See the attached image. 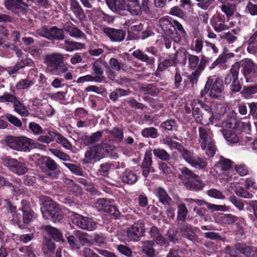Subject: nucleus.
I'll return each mask as SVG.
<instances>
[{
	"label": "nucleus",
	"instance_id": "1",
	"mask_svg": "<svg viewBox=\"0 0 257 257\" xmlns=\"http://www.w3.org/2000/svg\"><path fill=\"white\" fill-rule=\"evenodd\" d=\"M114 149V146L107 142L102 141L100 144L88 148L83 160L84 164L95 163L104 158Z\"/></svg>",
	"mask_w": 257,
	"mask_h": 257
},
{
	"label": "nucleus",
	"instance_id": "2",
	"mask_svg": "<svg viewBox=\"0 0 257 257\" xmlns=\"http://www.w3.org/2000/svg\"><path fill=\"white\" fill-rule=\"evenodd\" d=\"M39 200L43 204L42 212L46 218H50L53 222L59 221L62 219L63 213L58 204L49 197L44 195L40 196Z\"/></svg>",
	"mask_w": 257,
	"mask_h": 257
},
{
	"label": "nucleus",
	"instance_id": "3",
	"mask_svg": "<svg viewBox=\"0 0 257 257\" xmlns=\"http://www.w3.org/2000/svg\"><path fill=\"white\" fill-rule=\"evenodd\" d=\"M179 178L183 185L188 190L198 191L204 187V184L198 175L187 168H182Z\"/></svg>",
	"mask_w": 257,
	"mask_h": 257
},
{
	"label": "nucleus",
	"instance_id": "4",
	"mask_svg": "<svg viewBox=\"0 0 257 257\" xmlns=\"http://www.w3.org/2000/svg\"><path fill=\"white\" fill-rule=\"evenodd\" d=\"M10 209L12 213V220L20 226V224L23 221L25 224H28L32 220L33 212L31 210L29 203L25 200L21 202V206L19 209L15 211V207L10 205Z\"/></svg>",
	"mask_w": 257,
	"mask_h": 257
},
{
	"label": "nucleus",
	"instance_id": "5",
	"mask_svg": "<svg viewBox=\"0 0 257 257\" xmlns=\"http://www.w3.org/2000/svg\"><path fill=\"white\" fill-rule=\"evenodd\" d=\"M45 60L47 69L53 74L60 75L68 69L63 63V56L60 53L47 55L45 57Z\"/></svg>",
	"mask_w": 257,
	"mask_h": 257
},
{
	"label": "nucleus",
	"instance_id": "6",
	"mask_svg": "<svg viewBox=\"0 0 257 257\" xmlns=\"http://www.w3.org/2000/svg\"><path fill=\"white\" fill-rule=\"evenodd\" d=\"M199 142L202 149L209 158L214 156L216 147L213 139V134L210 130H199Z\"/></svg>",
	"mask_w": 257,
	"mask_h": 257
},
{
	"label": "nucleus",
	"instance_id": "7",
	"mask_svg": "<svg viewBox=\"0 0 257 257\" xmlns=\"http://www.w3.org/2000/svg\"><path fill=\"white\" fill-rule=\"evenodd\" d=\"M224 89L222 80L216 76H210L208 78L203 91L201 92V95L208 93L212 98H218L222 95Z\"/></svg>",
	"mask_w": 257,
	"mask_h": 257
},
{
	"label": "nucleus",
	"instance_id": "8",
	"mask_svg": "<svg viewBox=\"0 0 257 257\" xmlns=\"http://www.w3.org/2000/svg\"><path fill=\"white\" fill-rule=\"evenodd\" d=\"M32 131L35 135L39 136L37 140L41 143L49 144L55 140L57 143L62 144L66 149H69L71 147L66 139L53 131H49L47 134L44 135L42 130H32Z\"/></svg>",
	"mask_w": 257,
	"mask_h": 257
},
{
	"label": "nucleus",
	"instance_id": "9",
	"mask_svg": "<svg viewBox=\"0 0 257 257\" xmlns=\"http://www.w3.org/2000/svg\"><path fill=\"white\" fill-rule=\"evenodd\" d=\"M34 142L25 137L14 138L8 141L9 146L12 149L26 152L30 151Z\"/></svg>",
	"mask_w": 257,
	"mask_h": 257
},
{
	"label": "nucleus",
	"instance_id": "10",
	"mask_svg": "<svg viewBox=\"0 0 257 257\" xmlns=\"http://www.w3.org/2000/svg\"><path fill=\"white\" fill-rule=\"evenodd\" d=\"M3 164L12 172L19 175H23L28 171L25 164L15 159L6 157L3 159Z\"/></svg>",
	"mask_w": 257,
	"mask_h": 257
},
{
	"label": "nucleus",
	"instance_id": "11",
	"mask_svg": "<svg viewBox=\"0 0 257 257\" xmlns=\"http://www.w3.org/2000/svg\"><path fill=\"white\" fill-rule=\"evenodd\" d=\"M242 73L246 82H252L257 78V65L250 59H245L242 62Z\"/></svg>",
	"mask_w": 257,
	"mask_h": 257
},
{
	"label": "nucleus",
	"instance_id": "12",
	"mask_svg": "<svg viewBox=\"0 0 257 257\" xmlns=\"http://www.w3.org/2000/svg\"><path fill=\"white\" fill-rule=\"evenodd\" d=\"M72 222L80 228L89 231L94 230L97 227L96 222L92 218L79 214L74 215Z\"/></svg>",
	"mask_w": 257,
	"mask_h": 257
},
{
	"label": "nucleus",
	"instance_id": "13",
	"mask_svg": "<svg viewBox=\"0 0 257 257\" xmlns=\"http://www.w3.org/2000/svg\"><path fill=\"white\" fill-rule=\"evenodd\" d=\"M111 202L106 199L99 198L97 200L95 205L99 211H103L117 217L119 214V211L114 206L110 204Z\"/></svg>",
	"mask_w": 257,
	"mask_h": 257
},
{
	"label": "nucleus",
	"instance_id": "14",
	"mask_svg": "<svg viewBox=\"0 0 257 257\" xmlns=\"http://www.w3.org/2000/svg\"><path fill=\"white\" fill-rule=\"evenodd\" d=\"M118 14L125 15L127 12H130L133 16H138L142 13V8L139 1L132 4L116 5V10Z\"/></svg>",
	"mask_w": 257,
	"mask_h": 257
},
{
	"label": "nucleus",
	"instance_id": "15",
	"mask_svg": "<svg viewBox=\"0 0 257 257\" xmlns=\"http://www.w3.org/2000/svg\"><path fill=\"white\" fill-rule=\"evenodd\" d=\"M144 224L142 221H138L127 229V236L130 240L137 241L144 235Z\"/></svg>",
	"mask_w": 257,
	"mask_h": 257
},
{
	"label": "nucleus",
	"instance_id": "16",
	"mask_svg": "<svg viewBox=\"0 0 257 257\" xmlns=\"http://www.w3.org/2000/svg\"><path fill=\"white\" fill-rule=\"evenodd\" d=\"M202 106V103L199 101L194 102L192 103V115L196 121L203 125H207V120L205 113H201L200 108Z\"/></svg>",
	"mask_w": 257,
	"mask_h": 257
},
{
	"label": "nucleus",
	"instance_id": "17",
	"mask_svg": "<svg viewBox=\"0 0 257 257\" xmlns=\"http://www.w3.org/2000/svg\"><path fill=\"white\" fill-rule=\"evenodd\" d=\"M211 24L215 31L217 32H220L228 28L225 24L224 17L219 14L215 15L213 17Z\"/></svg>",
	"mask_w": 257,
	"mask_h": 257
},
{
	"label": "nucleus",
	"instance_id": "18",
	"mask_svg": "<svg viewBox=\"0 0 257 257\" xmlns=\"http://www.w3.org/2000/svg\"><path fill=\"white\" fill-rule=\"evenodd\" d=\"M235 250L243 254L245 257H253L254 254V247L246 243L237 242L234 244Z\"/></svg>",
	"mask_w": 257,
	"mask_h": 257
},
{
	"label": "nucleus",
	"instance_id": "19",
	"mask_svg": "<svg viewBox=\"0 0 257 257\" xmlns=\"http://www.w3.org/2000/svg\"><path fill=\"white\" fill-rule=\"evenodd\" d=\"M104 32L111 41L115 42L122 41L125 36V33L122 30L112 28L105 29Z\"/></svg>",
	"mask_w": 257,
	"mask_h": 257
},
{
	"label": "nucleus",
	"instance_id": "20",
	"mask_svg": "<svg viewBox=\"0 0 257 257\" xmlns=\"http://www.w3.org/2000/svg\"><path fill=\"white\" fill-rule=\"evenodd\" d=\"M152 164V153L151 151L149 150L146 152L145 157L142 164L143 174L145 177H147L151 171Z\"/></svg>",
	"mask_w": 257,
	"mask_h": 257
},
{
	"label": "nucleus",
	"instance_id": "21",
	"mask_svg": "<svg viewBox=\"0 0 257 257\" xmlns=\"http://www.w3.org/2000/svg\"><path fill=\"white\" fill-rule=\"evenodd\" d=\"M212 113L213 114V118L215 116L217 118L218 116H220L224 114L229 109L227 104L224 102L220 103H213L212 104Z\"/></svg>",
	"mask_w": 257,
	"mask_h": 257
},
{
	"label": "nucleus",
	"instance_id": "22",
	"mask_svg": "<svg viewBox=\"0 0 257 257\" xmlns=\"http://www.w3.org/2000/svg\"><path fill=\"white\" fill-rule=\"evenodd\" d=\"M70 10L74 15L80 20H82L85 18V14L77 0H71L70 3Z\"/></svg>",
	"mask_w": 257,
	"mask_h": 257
},
{
	"label": "nucleus",
	"instance_id": "23",
	"mask_svg": "<svg viewBox=\"0 0 257 257\" xmlns=\"http://www.w3.org/2000/svg\"><path fill=\"white\" fill-rule=\"evenodd\" d=\"M156 195L159 201L165 206L169 205L171 200L166 191L162 187H159L157 188Z\"/></svg>",
	"mask_w": 257,
	"mask_h": 257
},
{
	"label": "nucleus",
	"instance_id": "24",
	"mask_svg": "<svg viewBox=\"0 0 257 257\" xmlns=\"http://www.w3.org/2000/svg\"><path fill=\"white\" fill-rule=\"evenodd\" d=\"M240 68L239 62L235 63L230 69V73L226 76L225 82L226 84H230L232 79H238V71Z\"/></svg>",
	"mask_w": 257,
	"mask_h": 257
},
{
	"label": "nucleus",
	"instance_id": "25",
	"mask_svg": "<svg viewBox=\"0 0 257 257\" xmlns=\"http://www.w3.org/2000/svg\"><path fill=\"white\" fill-rule=\"evenodd\" d=\"M138 180L137 175L133 171L126 169L123 173L122 175V181L123 182L133 184Z\"/></svg>",
	"mask_w": 257,
	"mask_h": 257
},
{
	"label": "nucleus",
	"instance_id": "26",
	"mask_svg": "<svg viewBox=\"0 0 257 257\" xmlns=\"http://www.w3.org/2000/svg\"><path fill=\"white\" fill-rule=\"evenodd\" d=\"M160 26L162 31L165 33L170 34L173 27V21L171 22V19L169 17L161 18L159 20Z\"/></svg>",
	"mask_w": 257,
	"mask_h": 257
},
{
	"label": "nucleus",
	"instance_id": "27",
	"mask_svg": "<svg viewBox=\"0 0 257 257\" xmlns=\"http://www.w3.org/2000/svg\"><path fill=\"white\" fill-rule=\"evenodd\" d=\"M42 229L45 231L48 234L55 240L59 241L61 240L62 235L61 233L56 228L51 225H45L42 226Z\"/></svg>",
	"mask_w": 257,
	"mask_h": 257
},
{
	"label": "nucleus",
	"instance_id": "28",
	"mask_svg": "<svg viewBox=\"0 0 257 257\" xmlns=\"http://www.w3.org/2000/svg\"><path fill=\"white\" fill-rule=\"evenodd\" d=\"M172 55L173 59H174L176 65L178 63L182 64H186V59L188 58V53L185 49H179L174 54Z\"/></svg>",
	"mask_w": 257,
	"mask_h": 257
},
{
	"label": "nucleus",
	"instance_id": "29",
	"mask_svg": "<svg viewBox=\"0 0 257 257\" xmlns=\"http://www.w3.org/2000/svg\"><path fill=\"white\" fill-rule=\"evenodd\" d=\"M85 45L83 43L76 42L73 41L65 40L64 48L68 52L83 49Z\"/></svg>",
	"mask_w": 257,
	"mask_h": 257
},
{
	"label": "nucleus",
	"instance_id": "30",
	"mask_svg": "<svg viewBox=\"0 0 257 257\" xmlns=\"http://www.w3.org/2000/svg\"><path fill=\"white\" fill-rule=\"evenodd\" d=\"M15 111L22 116H27L29 114L28 108L18 99L14 104Z\"/></svg>",
	"mask_w": 257,
	"mask_h": 257
},
{
	"label": "nucleus",
	"instance_id": "31",
	"mask_svg": "<svg viewBox=\"0 0 257 257\" xmlns=\"http://www.w3.org/2000/svg\"><path fill=\"white\" fill-rule=\"evenodd\" d=\"M66 31L72 37L75 38H85V34L83 33V32L74 26L67 27L66 28Z\"/></svg>",
	"mask_w": 257,
	"mask_h": 257
},
{
	"label": "nucleus",
	"instance_id": "32",
	"mask_svg": "<svg viewBox=\"0 0 257 257\" xmlns=\"http://www.w3.org/2000/svg\"><path fill=\"white\" fill-rule=\"evenodd\" d=\"M153 241H145L143 242V251L148 256L153 257L155 255V250L153 248Z\"/></svg>",
	"mask_w": 257,
	"mask_h": 257
},
{
	"label": "nucleus",
	"instance_id": "33",
	"mask_svg": "<svg viewBox=\"0 0 257 257\" xmlns=\"http://www.w3.org/2000/svg\"><path fill=\"white\" fill-rule=\"evenodd\" d=\"M190 165L196 169L203 170L206 167L207 162L205 159L199 158L195 155Z\"/></svg>",
	"mask_w": 257,
	"mask_h": 257
},
{
	"label": "nucleus",
	"instance_id": "34",
	"mask_svg": "<svg viewBox=\"0 0 257 257\" xmlns=\"http://www.w3.org/2000/svg\"><path fill=\"white\" fill-rule=\"evenodd\" d=\"M188 213V209L184 203L180 204L177 207V220L184 221Z\"/></svg>",
	"mask_w": 257,
	"mask_h": 257
},
{
	"label": "nucleus",
	"instance_id": "35",
	"mask_svg": "<svg viewBox=\"0 0 257 257\" xmlns=\"http://www.w3.org/2000/svg\"><path fill=\"white\" fill-rule=\"evenodd\" d=\"M180 231L183 236L190 240H193L194 238L195 233L193 231L191 225L185 224L182 225Z\"/></svg>",
	"mask_w": 257,
	"mask_h": 257
},
{
	"label": "nucleus",
	"instance_id": "36",
	"mask_svg": "<svg viewBox=\"0 0 257 257\" xmlns=\"http://www.w3.org/2000/svg\"><path fill=\"white\" fill-rule=\"evenodd\" d=\"M102 137V132L97 131L91 136H85L84 141L86 145H91L97 142Z\"/></svg>",
	"mask_w": 257,
	"mask_h": 257
},
{
	"label": "nucleus",
	"instance_id": "37",
	"mask_svg": "<svg viewBox=\"0 0 257 257\" xmlns=\"http://www.w3.org/2000/svg\"><path fill=\"white\" fill-rule=\"evenodd\" d=\"M222 133L226 141L231 143H236L238 139L233 130H222Z\"/></svg>",
	"mask_w": 257,
	"mask_h": 257
},
{
	"label": "nucleus",
	"instance_id": "38",
	"mask_svg": "<svg viewBox=\"0 0 257 257\" xmlns=\"http://www.w3.org/2000/svg\"><path fill=\"white\" fill-rule=\"evenodd\" d=\"M133 55L136 58L141 60L142 61L152 64L154 62L153 58H149L146 54H144L140 50H136L133 53Z\"/></svg>",
	"mask_w": 257,
	"mask_h": 257
},
{
	"label": "nucleus",
	"instance_id": "39",
	"mask_svg": "<svg viewBox=\"0 0 257 257\" xmlns=\"http://www.w3.org/2000/svg\"><path fill=\"white\" fill-rule=\"evenodd\" d=\"M178 151L181 153V156L185 161L190 165L195 156L194 153L185 149L183 146Z\"/></svg>",
	"mask_w": 257,
	"mask_h": 257
},
{
	"label": "nucleus",
	"instance_id": "40",
	"mask_svg": "<svg viewBox=\"0 0 257 257\" xmlns=\"http://www.w3.org/2000/svg\"><path fill=\"white\" fill-rule=\"evenodd\" d=\"M55 248L54 242L51 239L46 238L43 242V250L44 253L48 254L53 252Z\"/></svg>",
	"mask_w": 257,
	"mask_h": 257
},
{
	"label": "nucleus",
	"instance_id": "41",
	"mask_svg": "<svg viewBox=\"0 0 257 257\" xmlns=\"http://www.w3.org/2000/svg\"><path fill=\"white\" fill-rule=\"evenodd\" d=\"M153 153L155 156L164 161H168L170 160L171 158L170 154L163 149H154L153 150Z\"/></svg>",
	"mask_w": 257,
	"mask_h": 257
},
{
	"label": "nucleus",
	"instance_id": "42",
	"mask_svg": "<svg viewBox=\"0 0 257 257\" xmlns=\"http://www.w3.org/2000/svg\"><path fill=\"white\" fill-rule=\"evenodd\" d=\"M232 163V162L231 160L221 157L217 163V166L220 168L221 170L227 171L230 168Z\"/></svg>",
	"mask_w": 257,
	"mask_h": 257
},
{
	"label": "nucleus",
	"instance_id": "43",
	"mask_svg": "<svg viewBox=\"0 0 257 257\" xmlns=\"http://www.w3.org/2000/svg\"><path fill=\"white\" fill-rule=\"evenodd\" d=\"M201 107L205 111L204 113L207 120V125L212 124L213 122V114L212 113V107L210 108L209 106L202 104Z\"/></svg>",
	"mask_w": 257,
	"mask_h": 257
},
{
	"label": "nucleus",
	"instance_id": "44",
	"mask_svg": "<svg viewBox=\"0 0 257 257\" xmlns=\"http://www.w3.org/2000/svg\"><path fill=\"white\" fill-rule=\"evenodd\" d=\"M51 40H63L64 39V32L62 29H58L55 27L50 29Z\"/></svg>",
	"mask_w": 257,
	"mask_h": 257
},
{
	"label": "nucleus",
	"instance_id": "45",
	"mask_svg": "<svg viewBox=\"0 0 257 257\" xmlns=\"http://www.w3.org/2000/svg\"><path fill=\"white\" fill-rule=\"evenodd\" d=\"M175 65H176L175 61L172 55H171L168 59L165 60L164 61L159 64L158 69L162 71L168 67Z\"/></svg>",
	"mask_w": 257,
	"mask_h": 257
},
{
	"label": "nucleus",
	"instance_id": "46",
	"mask_svg": "<svg viewBox=\"0 0 257 257\" xmlns=\"http://www.w3.org/2000/svg\"><path fill=\"white\" fill-rule=\"evenodd\" d=\"M35 83V81L28 79L27 78L22 79L16 84V88L18 89H25L32 86Z\"/></svg>",
	"mask_w": 257,
	"mask_h": 257
},
{
	"label": "nucleus",
	"instance_id": "47",
	"mask_svg": "<svg viewBox=\"0 0 257 257\" xmlns=\"http://www.w3.org/2000/svg\"><path fill=\"white\" fill-rule=\"evenodd\" d=\"M127 91L125 90L117 88L110 94V99L115 101L119 97L124 96L128 95Z\"/></svg>",
	"mask_w": 257,
	"mask_h": 257
},
{
	"label": "nucleus",
	"instance_id": "48",
	"mask_svg": "<svg viewBox=\"0 0 257 257\" xmlns=\"http://www.w3.org/2000/svg\"><path fill=\"white\" fill-rule=\"evenodd\" d=\"M169 36L170 38L174 43L176 44H184V43L186 42V38L183 39L182 35L179 34L177 32H172V30L170 31Z\"/></svg>",
	"mask_w": 257,
	"mask_h": 257
},
{
	"label": "nucleus",
	"instance_id": "49",
	"mask_svg": "<svg viewBox=\"0 0 257 257\" xmlns=\"http://www.w3.org/2000/svg\"><path fill=\"white\" fill-rule=\"evenodd\" d=\"M111 168V164L108 163H105L101 164L97 172L98 176L107 177L108 175L109 170Z\"/></svg>",
	"mask_w": 257,
	"mask_h": 257
},
{
	"label": "nucleus",
	"instance_id": "50",
	"mask_svg": "<svg viewBox=\"0 0 257 257\" xmlns=\"http://www.w3.org/2000/svg\"><path fill=\"white\" fill-rule=\"evenodd\" d=\"M221 9L227 17H229L233 15L235 10V7L233 4H223L221 6Z\"/></svg>",
	"mask_w": 257,
	"mask_h": 257
},
{
	"label": "nucleus",
	"instance_id": "51",
	"mask_svg": "<svg viewBox=\"0 0 257 257\" xmlns=\"http://www.w3.org/2000/svg\"><path fill=\"white\" fill-rule=\"evenodd\" d=\"M50 151L56 157L64 161H68L70 160V157L67 154L59 150L51 149Z\"/></svg>",
	"mask_w": 257,
	"mask_h": 257
},
{
	"label": "nucleus",
	"instance_id": "52",
	"mask_svg": "<svg viewBox=\"0 0 257 257\" xmlns=\"http://www.w3.org/2000/svg\"><path fill=\"white\" fill-rule=\"evenodd\" d=\"M189 67L192 69H196L199 65V58L198 56L188 54Z\"/></svg>",
	"mask_w": 257,
	"mask_h": 257
},
{
	"label": "nucleus",
	"instance_id": "53",
	"mask_svg": "<svg viewBox=\"0 0 257 257\" xmlns=\"http://www.w3.org/2000/svg\"><path fill=\"white\" fill-rule=\"evenodd\" d=\"M64 165L70 171L76 175L81 176L82 175V170L80 167L75 164L64 163Z\"/></svg>",
	"mask_w": 257,
	"mask_h": 257
},
{
	"label": "nucleus",
	"instance_id": "54",
	"mask_svg": "<svg viewBox=\"0 0 257 257\" xmlns=\"http://www.w3.org/2000/svg\"><path fill=\"white\" fill-rule=\"evenodd\" d=\"M20 251L25 254L27 257H37L31 245L24 246L19 248Z\"/></svg>",
	"mask_w": 257,
	"mask_h": 257
},
{
	"label": "nucleus",
	"instance_id": "55",
	"mask_svg": "<svg viewBox=\"0 0 257 257\" xmlns=\"http://www.w3.org/2000/svg\"><path fill=\"white\" fill-rule=\"evenodd\" d=\"M234 169L236 173L240 176H244L247 175L248 170L247 166L243 164L236 165Z\"/></svg>",
	"mask_w": 257,
	"mask_h": 257
},
{
	"label": "nucleus",
	"instance_id": "56",
	"mask_svg": "<svg viewBox=\"0 0 257 257\" xmlns=\"http://www.w3.org/2000/svg\"><path fill=\"white\" fill-rule=\"evenodd\" d=\"M18 98L13 94L6 93L0 96V102H12L15 103Z\"/></svg>",
	"mask_w": 257,
	"mask_h": 257
},
{
	"label": "nucleus",
	"instance_id": "57",
	"mask_svg": "<svg viewBox=\"0 0 257 257\" xmlns=\"http://www.w3.org/2000/svg\"><path fill=\"white\" fill-rule=\"evenodd\" d=\"M87 81L100 82V79L99 77H94L91 75H86L79 77L77 80L78 83H82Z\"/></svg>",
	"mask_w": 257,
	"mask_h": 257
},
{
	"label": "nucleus",
	"instance_id": "58",
	"mask_svg": "<svg viewBox=\"0 0 257 257\" xmlns=\"http://www.w3.org/2000/svg\"><path fill=\"white\" fill-rule=\"evenodd\" d=\"M93 70L94 71V73L96 75L95 77H99L100 79V82L102 80V75L103 74V71L101 68L100 62L95 61L93 65Z\"/></svg>",
	"mask_w": 257,
	"mask_h": 257
},
{
	"label": "nucleus",
	"instance_id": "59",
	"mask_svg": "<svg viewBox=\"0 0 257 257\" xmlns=\"http://www.w3.org/2000/svg\"><path fill=\"white\" fill-rule=\"evenodd\" d=\"M197 2V6L204 10L209 9L210 6L213 4L215 0H195Z\"/></svg>",
	"mask_w": 257,
	"mask_h": 257
},
{
	"label": "nucleus",
	"instance_id": "60",
	"mask_svg": "<svg viewBox=\"0 0 257 257\" xmlns=\"http://www.w3.org/2000/svg\"><path fill=\"white\" fill-rule=\"evenodd\" d=\"M5 117L10 123H12L16 127H20L22 126L21 121L15 116L11 114H7Z\"/></svg>",
	"mask_w": 257,
	"mask_h": 257
},
{
	"label": "nucleus",
	"instance_id": "61",
	"mask_svg": "<svg viewBox=\"0 0 257 257\" xmlns=\"http://www.w3.org/2000/svg\"><path fill=\"white\" fill-rule=\"evenodd\" d=\"M45 165L49 170L54 171L58 169V165L53 159L47 157L45 161Z\"/></svg>",
	"mask_w": 257,
	"mask_h": 257
},
{
	"label": "nucleus",
	"instance_id": "62",
	"mask_svg": "<svg viewBox=\"0 0 257 257\" xmlns=\"http://www.w3.org/2000/svg\"><path fill=\"white\" fill-rule=\"evenodd\" d=\"M68 242L71 247L74 249H79L80 243L78 242L76 235H71L67 238Z\"/></svg>",
	"mask_w": 257,
	"mask_h": 257
},
{
	"label": "nucleus",
	"instance_id": "63",
	"mask_svg": "<svg viewBox=\"0 0 257 257\" xmlns=\"http://www.w3.org/2000/svg\"><path fill=\"white\" fill-rule=\"evenodd\" d=\"M207 194L211 197L219 199H222L225 197V196L221 191L215 189H211L208 190L207 191Z\"/></svg>",
	"mask_w": 257,
	"mask_h": 257
},
{
	"label": "nucleus",
	"instance_id": "64",
	"mask_svg": "<svg viewBox=\"0 0 257 257\" xmlns=\"http://www.w3.org/2000/svg\"><path fill=\"white\" fill-rule=\"evenodd\" d=\"M111 135L115 142H119L122 140L123 136L122 130H113L111 132Z\"/></svg>",
	"mask_w": 257,
	"mask_h": 257
}]
</instances>
